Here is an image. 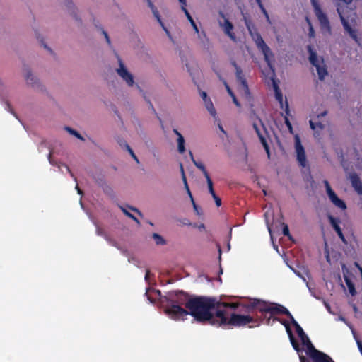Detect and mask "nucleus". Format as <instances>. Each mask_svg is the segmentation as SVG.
Segmentation results:
<instances>
[{
  "label": "nucleus",
  "instance_id": "62",
  "mask_svg": "<svg viewBox=\"0 0 362 362\" xmlns=\"http://www.w3.org/2000/svg\"><path fill=\"white\" fill-rule=\"evenodd\" d=\"M149 278V271H146V275H145V280L148 281Z\"/></svg>",
  "mask_w": 362,
  "mask_h": 362
},
{
  "label": "nucleus",
  "instance_id": "36",
  "mask_svg": "<svg viewBox=\"0 0 362 362\" xmlns=\"http://www.w3.org/2000/svg\"><path fill=\"white\" fill-rule=\"evenodd\" d=\"M280 223L283 226V234L286 236H289V230L288 226L284 223L280 222Z\"/></svg>",
  "mask_w": 362,
  "mask_h": 362
},
{
  "label": "nucleus",
  "instance_id": "55",
  "mask_svg": "<svg viewBox=\"0 0 362 362\" xmlns=\"http://www.w3.org/2000/svg\"><path fill=\"white\" fill-rule=\"evenodd\" d=\"M123 143H124V147L127 150L129 151V149L131 148V147L129 146V144L127 143L126 141H123Z\"/></svg>",
  "mask_w": 362,
  "mask_h": 362
},
{
  "label": "nucleus",
  "instance_id": "32",
  "mask_svg": "<svg viewBox=\"0 0 362 362\" xmlns=\"http://www.w3.org/2000/svg\"><path fill=\"white\" fill-rule=\"evenodd\" d=\"M206 180V182H207V185H208V189H209V193L211 194V196H214L215 194V192L214 190V188H213V182L209 177V176H206L205 177Z\"/></svg>",
  "mask_w": 362,
  "mask_h": 362
},
{
  "label": "nucleus",
  "instance_id": "61",
  "mask_svg": "<svg viewBox=\"0 0 362 362\" xmlns=\"http://www.w3.org/2000/svg\"><path fill=\"white\" fill-rule=\"evenodd\" d=\"M218 128L223 133L226 134V132L221 124H218Z\"/></svg>",
  "mask_w": 362,
  "mask_h": 362
},
{
  "label": "nucleus",
  "instance_id": "15",
  "mask_svg": "<svg viewBox=\"0 0 362 362\" xmlns=\"http://www.w3.org/2000/svg\"><path fill=\"white\" fill-rule=\"evenodd\" d=\"M288 267L293 272V273L297 275L298 277H300V279H302V280L306 283V286L307 288H308L311 296H313L314 298H315L316 299H318L320 300V298L317 296L314 290L310 288V286H309L308 283L306 281V279L304 276V274L307 275V276H309V272L308 269H306L305 268H303V272H301L299 270H296L293 267H292L291 266L288 265L287 264Z\"/></svg>",
  "mask_w": 362,
  "mask_h": 362
},
{
  "label": "nucleus",
  "instance_id": "13",
  "mask_svg": "<svg viewBox=\"0 0 362 362\" xmlns=\"http://www.w3.org/2000/svg\"><path fill=\"white\" fill-rule=\"evenodd\" d=\"M324 185L325 187L327 194L329 199V200L332 202V203L335 205L337 207L344 210L346 209V205L345 202L340 199L337 195L335 194V192L332 190L331 188L329 183L327 180H324Z\"/></svg>",
  "mask_w": 362,
  "mask_h": 362
},
{
  "label": "nucleus",
  "instance_id": "34",
  "mask_svg": "<svg viewBox=\"0 0 362 362\" xmlns=\"http://www.w3.org/2000/svg\"><path fill=\"white\" fill-rule=\"evenodd\" d=\"M181 9L185 13V14L187 18L188 19V21H189V23L192 22V21H194L193 18H192L190 13L187 10L186 6H181Z\"/></svg>",
  "mask_w": 362,
  "mask_h": 362
},
{
  "label": "nucleus",
  "instance_id": "11",
  "mask_svg": "<svg viewBox=\"0 0 362 362\" xmlns=\"http://www.w3.org/2000/svg\"><path fill=\"white\" fill-rule=\"evenodd\" d=\"M251 308H255L259 310L262 313H279V308L282 307L281 305L274 304V303H268L264 301H261L257 299H253L250 305Z\"/></svg>",
  "mask_w": 362,
  "mask_h": 362
},
{
  "label": "nucleus",
  "instance_id": "21",
  "mask_svg": "<svg viewBox=\"0 0 362 362\" xmlns=\"http://www.w3.org/2000/svg\"><path fill=\"white\" fill-rule=\"evenodd\" d=\"M245 25H246V27L250 33V35H251L252 40H254V42L256 43V38H255V35H257V36L259 37H262L260 35V34L256 30L254 25L250 21H248L246 18H245Z\"/></svg>",
  "mask_w": 362,
  "mask_h": 362
},
{
  "label": "nucleus",
  "instance_id": "48",
  "mask_svg": "<svg viewBox=\"0 0 362 362\" xmlns=\"http://www.w3.org/2000/svg\"><path fill=\"white\" fill-rule=\"evenodd\" d=\"M325 257H326V259L327 262H329L330 261V258H329V251L327 250V243H325Z\"/></svg>",
  "mask_w": 362,
  "mask_h": 362
},
{
  "label": "nucleus",
  "instance_id": "39",
  "mask_svg": "<svg viewBox=\"0 0 362 362\" xmlns=\"http://www.w3.org/2000/svg\"><path fill=\"white\" fill-rule=\"evenodd\" d=\"M348 289H349V291L350 293V294L354 296L356 294V291L355 289V287H354V285H349V286L348 287Z\"/></svg>",
  "mask_w": 362,
  "mask_h": 362
},
{
  "label": "nucleus",
  "instance_id": "43",
  "mask_svg": "<svg viewBox=\"0 0 362 362\" xmlns=\"http://www.w3.org/2000/svg\"><path fill=\"white\" fill-rule=\"evenodd\" d=\"M190 24L192 26L195 33L199 36V31L198 27L197 26L194 21H192V22H190Z\"/></svg>",
  "mask_w": 362,
  "mask_h": 362
},
{
  "label": "nucleus",
  "instance_id": "63",
  "mask_svg": "<svg viewBox=\"0 0 362 362\" xmlns=\"http://www.w3.org/2000/svg\"><path fill=\"white\" fill-rule=\"evenodd\" d=\"M76 189L77 190L78 194H82V192H81V190L79 189V187H78V185H76Z\"/></svg>",
  "mask_w": 362,
  "mask_h": 362
},
{
  "label": "nucleus",
  "instance_id": "1",
  "mask_svg": "<svg viewBox=\"0 0 362 362\" xmlns=\"http://www.w3.org/2000/svg\"><path fill=\"white\" fill-rule=\"evenodd\" d=\"M185 308L170 300L165 308V313L173 320H185V317L191 315L197 321H208L214 326H243L253 319L249 315L230 314L228 308L235 309V304L221 303L214 298L199 297L189 299L185 303Z\"/></svg>",
  "mask_w": 362,
  "mask_h": 362
},
{
  "label": "nucleus",
  "instance_id": "22",
  "mask_svg": "<svg viewBox=\"0 0 362 362\" xmlns=\"http://www.w3.org/2000/svg\"><path fill=\"white\" fill-rule=\"evenodd\" d=\"M204 106L206 109L208 110L209 114L214 118H217V112L216 110L213 105V103L211 102V99L209 100H207L206 102L204 103Z\"/></svg>",
  "mask_w": 362,
  "mask_h": 362
},
{
  "label": "nucleus",
  "instance_id": "59",
  "mask_svg": "<svg viewBox=\"0 0 362 362\" xmlns=\"http://www.w3.org/2000/svg\"><path fill=\"white\" fill-rule=\"evenodd\" d=\"M63 165L65 167V168L66 169V170H67V171L71 174V175L73 177L74 175H73V174H72V173H71V170L69 169V168L67 165Z\"/></svg>",
  "mask_w": 362,
  "mask_h": 362
},
{
  "label": "nucleus",
  "instance_id": "54",
  "mask_svg": "<svg viewBox=\"0 0 362 362\" xmlns=\"http://www.w3.org/2000/svg\"><path fill=\"white\" fill-rule=\"evenodd\" d=\"M123 143H124V147L127 150L129 151V149L131 148V147L129 146V144L127 143L126 141H123Z\"/></svg>",
  "mask_w": 362,
  "mask_h": 362
},
{
  "label": "nucleus",
  "instance_id": "42",
  "mask_svg": "<svg viewBox=\"0 0 362 362\" xmlns=\"http://www.w3.org/2000/svg\"><path fill=\"white\" fill-rule=\"evenodd\" d=\"M212 197L214 199L216 206H220L221 204V199L219 197H218L216 194H214V196H212Z\"/></svg>",
  "mask_w": 362,
  "mask_h": 362
},
{
  "label": "nucleus",
  "instance_id": "27",
  "mask_svg": "<svg viewBox=\"0 0 362 362\" xmlns=\"http://www.w3.org/2000/svg\"><path fill=\"white\" fill-rule=\"evenodd\" d=\"M306 22H307L308 25V35L309 37L314 38L315 36V30H314L313 26L312 25V23H311L310 20L308 18H306Z\"/></svg>",
  "mask_w": 362,
  "mask_h": 362
},
{
  "label": "nucleus",
  "instance_id": "50",
  "mask_svg": "<svg viewBox=\"0 0 362 362\" xmlns=\"http://www.w3.org/2000/svg\"><path fill=\"white\" fill-rule=\"evenodd\" d=\"M323 303H324V305H325V308H327V311H328L329 313H332V310H331V307H330V305H329V304H328L325 300H323Z\"/></svg>",
  "mask_w": 362,
  "mask_h": 362
},
{
  "label": "nucleus",
  "instance_id": "26",
  "mask_svg": "<svg viewBox=\"0 0 362 362\" xmlns=\"http://www.w3.org/2000/svg\"><path fill=\"white\" fill-rule=\"evenodd\" d=\"M279 313L286 314L290 318L291 322L295 327L296 326V324H298V322L295 320L292 315L285 307L282 306L281 308H279Z\"/></svg>",
  "mask_w": 362,
  "mask_h": 362
},
{
  "label": "nucleus",
  "instance_id": "64",
  "mask_svg": "<svg viewBox=\"0 0 362 362\" xmlns=\"http://www.w3.org/2000/svg\"><path fill=\"white\" fill-rule=\"evenodd\" d=\"M123 141H124V139H120L118 142L119 144V145L122 147H124V143H123Z\"/></svg>",
  "mask_w": 362,
  "mask_h": 362
},
{
  "label": "nucleus",
  "instance_id": "9",
  "mask_svg": "<svg viewBox=\"0 0 362 362\" xmlns=\"http://www.w3.org/2000/svg\"><path fill=\"white\" fill-rule=\"evenodd\" d=\"M256 38V46L259 49V50L261 51L262 54L264 55V60L274 74V68L273 64L274 61V54L272 52L271 49L267 46V45L264 41L263 38L262 37H259L257 35H255Z\"/></svg>",
  "mask_w": 362,
  "mask_h": 362
},
{
  "label": "nucleus",
  "instance_id": "44",
  "mask_svg": "<svg viewBox=\"0 0 362 362\" xmlns=\"http://www.w3.org/2000/svg\"><path fill=\"white\" fill-rule=\"evenodd\" d=\"M224 85H225V87H226V89L227 92L230 95V97L233 96L234 93L232 91V90L230 89V88L229 87V86L228 85V83L226 82H224Z\"/></svg>",
  "mask_w": 362,
  "mask_h": 362
},
{
  "label": "nucleus",
  "instance_id": "53",
  "mask_svg": "<svg viewBox=\"0 0 362 362\" xmlns=\"http://www.w3.org/2000/svg\"><path fill=\"white\" fill-rule=\"evenodd\" d=\"M178 1L180 3L181 6H187V1L186 0H178Z\"/></svg>",
  "mask_w": 362,
  "mask_h": 362
},
{
  "label": "nucleus",
  "instance_id": "41",
  "mask_svg": "<svg viewBox=\"0 0 362 362\" xmlns=\"http://www.w3.org/2000/svg\"><path fill=\"white\" fill-rule=\"evenodd\" d=\"M180 171H181V173H182V181L184 182V185H187V179H186V177H185V173H184V169H183V167H182V164L180 165Z\"/></svg>",
  "mask_w": 362,
  "mask_h": 362
},
{
  "label": "nucleus",
  "instance_id": "18",
  "mask_svg": "<svg viewBox=\"0 0 362 362\" xmlns=\"http://www.w3.org/2000/svg\"><path fill=\"white\" fill-rule=\"evenodd\" d=\"M119 208L127 216H128L131 219H135V216L133 214H132L130 211L136 212L140 216H143L142 213L134 206L130 205H127L126 206L119 205Z\"/></svg>",
  "mask_w": 362,
  "mask_h": 362
},
{
  "label": "nucleus",
  "instance_id": "23",
  "mask_svg": "<svg viewBox=\"0 0 362 362\" xmlns=\"http://www.w3.org/2000/svg\"><path fill=\"white\" fill-rule=\"evenodd\" d=\"M189 155H190V158H191V160L192 161V163H194V165L197 168H199V170H202V172L203 173L204 177H206V176H209V174L204 167V165L200 163V162H197L194 158V156H193V154L191 151H189Z\"/></svg>",
  "mask_w": 362,
  "mask_h": 362
},
{
  "label": "nucleus",
  "instance_id": "52",
  "mask_svg": "<svg viewBox=\"0 0 362 362\" xmlns=\"http://www.w3.org/2000/svg\"><path fill=\"white\" fill-rule=\"evenodd\" d=\"M132 156V158L137 163H139V160L137 158V156L135 155V153H132V155H130Z\"/></svg>",
  "mask_w": 362,
  "mask_h": 362
},
{
  "label": "nucleus",
  "instance_id": "19",
  "mask_svg": "<svg viewBox=\"0 0 362 362\" xmlns=\"http://www.w3.org/2000/svg\"><path fill=\"white\" fill-rule=\"evenodd\" d=\"M351 183L358 194H362V183L356 173H351L349 176Z\"/></svg>",
  "mask_w": 362,
  "mask_h": 362
},
{
  "label": "nucleus",
  "instance_id": "5",
  "mask_svg": "<svg viewBox=\"0 0 362 362\" xmlns=\"http://www.w3.org/2000/svg\"><path fill=\"white\" fill-rule=\"evenodd\" d=\"M310 2L315 16L319 22L322 33L324 35H331L332 34V29L327 13L323 11L318 0H310Z\"/></svg>",
  "mask_w": 362,
  "mask_h": 362
},
{
  "label": "nucleus",
  "instance_id": "10",
  "mask_svg": "<svg viewBox=\"0 0 362 362\" xmlns=\"http://www.w3.org/2000/svg\"><path fill=\"white\" fill-rule=\"evenodd\" d=\"M327 114V112L326 110H322L310 120V126L314 131V135L315 137H318L320 136V132L325 127L327 123L326 119Z\"/></svg>",
  "mask_w": 362,
  "mask_h": 362
},
{
  "label": "nucleus",
  "instance_id": "6",
  "mask_svg": "<svg viewBox=\"0 0 362 362\" xmlns=\"http://www.w3.org/2000/svg\"><path fill=\"white\" fill-rule=\"evenodd\" d=\"M22 74L27 86L40 92H45L46 90L45 86L40 81L37 76L35 74L29 65L26 64L23 65Z\"/></svg>",
  "mask_w": 362,
  "mask_h": 362
},
{
  "label": "nucleus",
  "instance_id": "35",
  "mask_svg": "<svg viewBox=\"0 0 362 362\" xmlns=\"http://www.w3.org/2000/svg\"><path fill=\"white\" fill-rule=\"evenodd\" d=\"M258 6H259L261 11L262 12V13L264 15L265 18H267V21H269V14H268L267 11H266L265 8L264 7L263 4H261Z\"/></svg>",
  "mask_w": 362,
  "mask_h": 362
},
{
  "label": "nucleus",
  "instance_id": "17",
  "mask_svg": "<svg viewBox=\"0 0 362 362\" xmlns=\"http://www.w3.org/2000/svg\"><path fill=\"white\" fill-rule=\"evenodd\" d=\"M328 219L329 221V223L332 226V228L334 229L336 233H337L339 238L342 240L343 243H346V239L342 233V231L341 230V228L339 226V220L337 218H334L332 216H329Z\"/></svg>",
  "mask_w": 362,
  "mask_h": 362
},
{
  "label": "nucleus",
  "instance_id": "58",
  "mask_svg": "<svg viewBox=\"0 0 362 362\" xmlns=\"http://www.w3.org/2000/svg\"><path fill=\"white\" fill-rule=\"evenodd\" d=\"M182 223L184 224V225H190V223H189V221L187 219L183 220Z\"/></svg>",
  "mask_w": 362,
  "mask_h": 362
},
{
  "label": "nucleus",
  "instance_id": "14",
  "mask_svg": "<svg viewBox=\"0 0 362 362\" xmlns=\"http://www.w3.org/2000/svg\"><path fill=\"white\" fill-rule=\"evenodd\" d=\"M65 6L69 15L71 16L76 22L81 23V18L80 11L74 2L71 0H68L65 4Z\"/></svg>",
  "mask_w": 362,
  "mask_h": 362
},
{
  "label": "nucleus",
  "instance_id": "3",
  "mask_svg": "<svg viewBox=\"0 0 362 362\" xmlns=\"http://www.w3.org/2000/svg\"><path fill=\"white\" fill-rule=\"evenodd\" d=\"M117 66L115 69V73L120 79L129 87L134 88L141 95L145 98V93L141 87L135 81L134 74L129 70L122 57L116 54Z\"/></svg>",
  "mask_w": 362,
  "mask_h": 362
},
{
  "label": "nucleus",
  "instance_id": "49",
  "mask_svg": "<svg viewBox=\"0 0 362 362\" xmlns=\"http://www.w3.org/2000/svg\"><path fill=\"white\" fill-rule=\"evenodd\" d=\"M232 99H233V102L234 103V104L238 107H240V103L238 101L235 95H234L233 96L231 97Z\"/></svg>",
  "mask_w": 362,
  "mask_h": 362
},
{
  "label": "nucleus",
  "instance_id": "20",
  "mask_svg": "<svg viewBox=\"0 0 362 362\" xmlns=\"http://www.w3.org/2000/svg\"><path fill=\"white\" fill-rule=\"evenodd\" d=\"M270 216L273 218L274 212L272 211H271V210H268L264 214L265 223H266V225H267V228H268V231H269V235H270L271 240H272V244H273V247H274V249H275L277 251L278 253H279V250H278V247L274 244V240H273V235H272V228H271V223H270V221H269V217Z\"/></svg>",
  "mask_w": 362,
  "mask_h": 362
},
{
  "label": "nucleus",
  "instance_id": "28",
  "mask_svg": "<svg viewBox=\"0 0 362 362\" xmlns=\"http://www.w3.org/2000/svg\"><path fill=\"white\" fill-rule=\"evenodd\" d=\"M65 130L66 132H68L70 134L76 136V138H78V139L81 140V141H84V138L76 130L71 129V127H65Z\"/></svg>",
  "mask_w": 362,
  "mask_h": 362
},
{
  "label": "nucleus",
  "instance_id": "30",
  "mask_svg": "<svg viewBox=\"0 0 362 362\" xmlns=\"http://www.w3.org/2000/svg\"><path fill=\"white\" fill-rule=\"evenodd\" d=\"M338 320L344 322L349 327V329L351 331L354 338H356L357 337L356 333L353 326L349 322H347L346 320L343 316H339Z\"/></svg>",
  "mask_w": 362,
  "mask_h": 362
},
{
  "label": "nucleus",
  "instance_id": "24",
  "mask_svg": "<svg viewBox=\"0 0 362 362\" xmlns=\"http://www.w3.org/2000/svg\"><path fill=\"white\" fill-rule=\"evenodd\" d=\"M156 19L159 18V11L151 0H145Z\"/></svg>",
  "mask_w": 362,
  "mask_h": 362
},
{
  "label": "nucleus",
  "instance_id": "56",
  "mask_svg": "<svg viewBox=\"0 0 362 362\" xmlns=\"http://www.w3.org/2000/svg\"><path fill=\"white\" fill-rule=\"evenodd\" d=\"M199 39H202L203 37H206V35L204 32L199 33V36L197 35Z\"/></svg>",
  "mask_w": 362,
  "mask_h": 362
},
{
  "label": "nucleus",
  "instance_id": "7",
  "mask_svg": "<svg viewBox=\"0 0 362 362\" xmlns=\"http://www.w3.org/2000/svg\"><path fill=\"white\" fill-rule=\"evenodd\" d=\"M253 128L255 130L261 144L266 151L268 158H270L269 141L270 136L268 129L263 124L261 119H258L253 122Z\"/></svg>",
  "mask_w": 362,
  "mask_h": 362
},
{
  "label": "nucleus",
  "instance_id": "38",
  "mask_svg": "<svg viewBox=\"0 0 362 362\" xmlns=\"http://www.w3.org/2000/svg\"><path fill=\"white\" fill-rule=\"evenodd\" d=\"M200 96L202 98V99L203 100V102L205 103L206 102L207 100H209L210 98L208 97L207 94L206 92L204 91H202L200 92Z\"/></svg>",
  "mask_w": 362,
  "mask_h": 362
},
{
  "label": "nucleus",
  "instance_id": "45",
  "mask_svg": "<svg viewBox=\"0 0 362 362\" xmlns=\"http://www.w3.org/2000/svg\"><path fill=\"white\" fill-rule=\"evenodd\" d=\"M344 279V281H345V283H346L347 287H349V285H353L354 284L352 283V281H351V279H349V277L347 275H345Z\"/></svg>",
  "mask_w": 362,
  "mask_h": 362
},
{
  "label": "nucleus",
  "instance_id": "57",
  "mask_svg": "<svg viewBox=\"0 0 362 362\" xmlns=\"http://www.w3.org/2000/svg\"><path fill=\"white\" fill-rule=\"evenodd\" d=\"M173 132L177 135V138L179 137V136H182L176 129H173Z\"/></svg>",
  "mask_w": 362,
  "mask_h": 362
},
{
  "label": "nucleus",
  "instance_id": "12",
  "mask_svg": "<svg viewBox=\"0 0 362 362\" xmlns=\"http://www.w3.org/2000/svg\"><path fill=\"white\" fill-rule=\"evenodd\" d=\"M294 139V148L297 160L302 167H305L307 165V158L305 148L301 144L300 137L298 134L295 135Z\"/></svg>",
  "mask_w": 362,
  "mask_h": 362
},
{
  "label": "nucleus",
  "instance_id": "60",
  "mask_svg": "<svg viewBox=\"0 0 362 362\" xmlns=\"http://www.w3.org/2000/svg\"><path fill=\"white\" fill-rule=\"evenodd\" d=\"M199 230H202L205 229V226L204 224H201L198 226Z\"/></svg>",
  "mask_w": 362,
  "mask_h": 362
},
{
  "label": "nucleus",
  "instance_id": "4",
  "mask_svg": "<svg viewBox=\"0 0 362 362\" xmlns=\"http://www.w3.org/2000/svg\"><path fill=\"white\" fill-rule=\"evenodd\" d=\"M235 69V78L237 81L238 90L243 98L247 101L250 107H253V98L249 90L246 77L241 69L235 62H232Z\"/></svg>",
  "mask_w": 362,
  "mask_h": 362
},
{
  "label": "nucleus",
  "instance_id": "8",
  "mask_svg": "<svg viewBox=\"0 0 362 362\" xmlns=\"http://www.w3.org/2000/svg\"><path fill=\"white\" fill-rule=\"evenodd\" d=\"M309 61L315 67L320 80H324L327 76V71L324 60L313 49L308 47Z\"/></svg>",
  "mask_w": 362,
  "mask_h": 362
},
{
  "label": "nucleus",
  "instance_id": "33",
  "mask_svg": "<svg viewBox=\"0 0 362 362\" xmlns=\"http://www.w3.org/2000/svg\"><path fill=\"white\" fill-rule=\"evenodd\" d=\"M103 192L108 194V195H112L113 194V189H112V187L110 186H109L108 185H104L103 186Z\"/></svg>",
  "mask_w": 362,
  "mask_h": 362
},
{
  "label": "nucleus",
  "instance_id": "2",
  "mask_svg": "<svg viewBox=\"0 0 362 362\" xmlns=\"http://www.w3.org/2000/svg\"><path fill=\"white\" fill-rule=\"evenodd\" d=\"M345 8L338 6L337 12L346 34L362 48V33L356 28V14L351 13L346 14Z\"/></svg>",
  "mask_w": 362,
  "mask_h": 362
},
{
  "label": "nucleus",
  "instance_id": "47",
  "mask_svg": "<svg viewBox=\"0 0 362 362\" xmlns=\"http://www.w3.org/2000/svg\"><path fill=\"white\" fill-rule=\"evenodd\" d=\"M185 189L187 191V194L190 197L191 201L193 202V197H192V193H191V192L189 190L188 185H185Z\"/></svg>",
  "mask_w": 362,
  "mask_h": 362
},
{
  "label": "nucleus",
  "instance_id": "51",
  "mask_svg": "<svg viewBox=\"0 0 362 362\" xmlns=\"http://www.w3.org/2000/svg\"><path fill=\"white\" fill-rule=\"evenodd\" d=\"M103 34L105 35V40H106L108 44H110V40L109 38V36H108L107 33L106 32L103 31Z\"/></svg>",
  "mask_w": 362,
  "mask_h": 362
},
{
  "label": "nucleus",
  "instance_id": "37",
  "mask_svg": "<svg viewBox=\"0 0 362 362\" xmlns=\"http://www.w3.org/2000/svg\"><path fill=\"white\" fill-rule=\"evenodd\" d=\"M276 88V100L281 103V105H282V103H283V95L281 93H280L279 92L277 91L276 90V87H275Z\"/></svg>",
  "mask_w": 362,
  "mask_h": 362
},
{
  "label": "nucleus",
  "instance_id": "40",
  "mask_svg": "<svg viewBox=\"0 0 362 362\" xmlns=\"http://www.w3.org/2000/svg\"><path fill=\"white\" fill-rule=\"evenodd\" d=\"M284 119H285V123H286V124L289 132L291 133H292L293 132V127H292V125H291V122H289L288 117H285Z\"/></svg>",
  "mask_w": 362,
  "mask_h": 362
},
{
  "label": "nucleus",
  "instance_id": "46",
  "mask_svg": "<svg viewBox=\"0 0 362 362\" xmlns=\"http://www.w3.org/2000/svg\"><path fill=\"white\" fill-rule=\"evenodd\" d=\"M341 269H342V273H343V276H344V277L345 276V275H347V276H348L349 269H348V268L346 267V265H345V264H342V266H341Z\"/></svg>",
  "mask_w": 362,
  "mask_h": 362
},
{
  "label": "nucleus",
  "instance_id": "31",
  "mask_svg": "<svg viewBox=\"0 0 362 362\" xmlns=\"http://www.w3.org/2000/svg\"><path fill=\"white\" fill-rule=\"evenodd\" d=\"M152 237H153V240L156 241V243L157 245H165V240L159 234L153 233Z\"/></svg>",
  "mask_w": 362,
  "mask_h": 362
},
{
  "label": "nucleus",
  "instance_id": "16",
  "mask_svg": "<svg viewBox=\"0 0 362 362\" xmlns=\"http://www.w3.org/2000/svg\"><path fill=\"white\" fill-rule=\"evenodd\" d=\"M223 18V21H219L220 26L223 28L224 33L233 41L235 40V36L233 33H232V30L233 28V25L232 23L222 15Z\"/></svg>",
  "mask_w": 362,
  "mask_h": 362
},
{
  "label": "nucleus",
  "instance_id": "25",
  "mask_svg": "<svg viewBox=\"0 0 362 362\" xmlns=\"http://www.w3.org/2000/svg\"><path fill=\"white\" fill-rule=\"evenodd\" d=\"M185 141L183 136H179V137L177 139V151L181 154L184 153L185 151Z\"/></svg>",
  "mask_w": 362,
  "mask_h": 362
},
{
  "label": "nucleus",
  "instance_id": "29",
  "mask_svg": "<svg viewBox=\"0 0 362 362\" xmlns=\"http://www.w3.org/2000/svg\"><path fill=\"white\" fill-rule=\"evenodd\" d=\"M157 21L159 23V24L160 25V26L162 27L163 30L165 31L166 35L168 36V37L173 42V38L170 34V33L169 32V30L166 28V27L165 26V25L163 24L162 20H161V18H160V16L159 15V18L158 19H156Z\"/></svg>",
  "mask_w": 362,
  "mask_h": 362
}]
</instances>
